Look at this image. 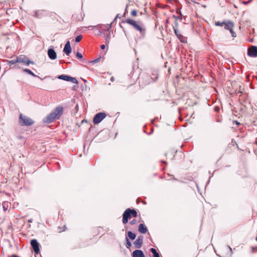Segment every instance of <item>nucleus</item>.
<instances>
[{
    "mask_svg": "<svg viewBox=\"0 0 257 257\" xmlns=\"http://www.w3.org/2000/svg\"><path fill=\"white\" fill-rule=\"evenodd\" d=\"M247 54L250 56L256 57L257 56V47L252 46L248 48Z\"/></svg>",
    "mask_w": 257,
    "mask_h": 257,
    "instance_id": "f8f14e48",
    "label": "nucleus"
},
{
    "mask_svg": "<svg viewBox=\"0 0 257 257\" xmlns=\"http://www.w3.org/2000/svg\"><path fill=\"white\" fill-rule=\"evenodd\" d=\"M143 242V236H140L138 237V238L134 241V244L136 248H140L142 246Z\"/></svg>",
    "mask_w": 257,
    "mask_h": 257,
    "instance_id": "ddd939ff",
    "label": "nucleus"
},
{
    "mask_svg": "<svg viewBox=\"0 0 257 257\" xmlns=\"http://www.w3.org/2000/svg\"><path fill=\"white\" fill-rule=\"evenodd\" d=\"M229 248L230 250L231 251V248L230 247H229Z\"/></svg>",
    "mask_w": 257,
    "mask_h": 257,
    "instance_id": "c9c22d12",
    "label": "nucleus"
},
{
    "mask_svg": "<svg viewBox=\"0 0 257 257\" xmlns=\"http://www.w3.org/2000/svg\"><path fill=\"white\" fill-rule=\"evenodd\" d=\"M122 22L124 23H127V24L132 26L135 30L140 32V35L142 37L144 38L145 36L146 33V28L142 22L136 21L130 18H127Z\"/></svg>",
    "mask_w": 257,
    "mask_h": 257,
    "instance_id": "f257e3e1",
    "label": "nucleus"
},
{
    "mask_svg": "<svg viewBox=\"0 0 257 257\" xmlns=\"http://www.w3.org/2000/svg\"><path fill=\"white\" fill-rule=\"evenodd\" d=\"M126 243L125 244V246L127 248H129L131 245H132V243L131 242L129 241L128 239L126 237Z\"/></svg>",
    "mask_w": 257,
    "mask_h": 257,
    "instance_id": "393cba45",
    "label": "nucleus"
},
{
    "mask_svg": "<svg viewBox=\"0 0 257 257\" xmlns=\"http://www.w3.org/2000/svg\"><path fill=\"white\" fill-rule=\"evenodd\" d=\"M13 256H14V257H17V256H16V255H13Z\"/></svg>",
    "mask_w": 257,
    "mask_h": 257,
    "instance_id": "e433bc0d",
    "label": "nucleus"
},
{
    "mask_svg": "<svg viewBox=\"0 0 257 257\" xmlns=\"http://www.w3.org/2000/svg\"><path fill=\"white\" fill-rule=\"evenodd\" d=\"M138 213L135 209H132L131 208L126 209L123 213L122 223L123 224L127 223L128 219H130L131 217H136Z\"/></svg>",
    "mask_w": 257,
    "mask_h": 257,
    "instance_id": "20e7f679",
    "label": "nucleus"
},
{
    "mask_svg": "<svg viewBox=\"0 0 257 257\" xmlns=\"http://www.w3.org/2000/svg\"><path fill=\"white\" fill-rule=\"evenodd\" d=\"M138 11L136 10H133L131 12V15L133 17H136L137 16Z\"/></svg>",
    "mask_w": 257,
    "mask_h": 257,
    "instance_id": "cd10ccee",
    "label": "nucleus"
},
{
    "mask_svg": "<svg viewBox=\"0 0 257 257\" xmlns=\"http://www.w3.org/2000/svg\"><path fill=\"white\" fill-rule=\"evenodd\" d=\"M63 51L67 55H69L71 53L72 49L69 41H68L66 43L63 49Z\"/></svg>",
    "mask_w": 257,
    "mask_h": 257,
    "instance_id": "4468645a",
    "label": "nucleus"
},
{
    "mask_svg": "<svg viewBox=\"0 0 257 257\" xmlns=\"http://www.w3.org/2000/svg\"><path fill=\"white\" fill-rule=\"evenodd\" d=\"M158 73L156 71H153L151 75H146L143 78V83L144 85H148L154 82L158 78Z\"/></svg>",
    "mask_w": 257,
    "mask_h": 257,
    "instance_id": "7ed1b4c3",
    "label": "nucleus"
},
{
    "mask_svg": "<svg viewBox=\"0 0 257 257\" xmlns=\"http://www.w3.org/2000/svg\"><path fill=\"white\" fill-rule=\"evenodd\" d=\"M133 257H145L144 252L139 249L134 250L132 253Z\"/></svg>",
    "mask_w": 257,
    "mask_h": 257,
    "instance_id": "2eb2a0df",
    "label": "nucleus"
},
{
    "mask_svg": "<svg viewBox=\"0 0 257 257\" xmlns=\"http://www.w3.org/2000/svg\"><path fill=\"white\" fill-rule=\"evenodd\" d=\"M23 71L25 72H26L27 73H28L29 74L34 76V77H37V76L36 75H35L31 70H30V69H23Z\"/></svg>",
    "mask_w": 257,
    "mask_h": 257,
    "instance_id": "5701e85b",
    "label": "nucleus"
},
{
    "mask_svg": "<svg viewBox=\"0 0 257 257\" xmlns=\"http://www.w3.org/2000/svg\"><path fill=\"white\" fill-rule=\"evenodd\" d=\"M150 250L153 254V257H160V255L159 253L157 251L156 249L154 248H151Z\"/></svg>",
    "mask_w": 257,
    "mask_h": 257,
    "instance_id": "412c9836",
    "label": "nucleus"
},
{
    "mask_svg": "<svg viewBox=\"0 0 257 257\" xmlns=\"http://www.w3.org/2000/svg\"><path fill=\"white\" fill-rule=\"evenodd\" d=\"M99 60V59H96V60H94V61L95 62H98Z\"/></svg>",
    "mask_w": 257,
    "mask_h": 257,
    "instance_id": "72a5a7b5",
    "label": "nucleus"
},
{
    "mask_svg": "<svg viewBox=\"0 0 257 257\" xmlns=\"http://www.w3.org/2000/svg\"><path fill=\"white\" fill-rule=\"evenodd\" d=\"M48 55L52 60H54L57 58L56 53L53 49H49L48 50Z\"/></svg>",
    "mask_w": 257,
    "mask_h": 257,
    "instance_id": "dca6fc26",
    "label": "nucleus"
},
{
    "mask_svg": "<svg viewBox=\"0 0 257 257\" xmlns=\"http://www.w3.org/2000/svg\"><path fill=\"white\" fill-rule=\"evenodd\" d=\"M224 25L225 26L224 29L229 30L231 34V36L233 37H235L236 34L233 30L234 26V23L230 21H227L225 22Z\"/></svg>",
    "mask_w": 257,
    "mask_h": 257,
    "instance_id": "0eeeda50",
    "label": "nucleus"
},
{
    "mask_svg": "<svg viewBox=\"0 0 257 257\" xmlns=\"http://www.w3.org/2000/svg\"><path fill=\"white\" fill-rule=\"evenodd\" d=\"M127 235H128V237L132 240H134L135 239L136 237V235L134 233H133L131 231H128L127 232Z\"/></svg>",
    "mask_w": 257,
    "mask_h": 257,
    "instance_id": "4be33fe9",
    "label": "nucleus"
},
{
    "mask_svg": "<svg viewBox=\"0 0 257 257\" xmlns=\"http://www.w3.org/2000/svg\"><path fill=\"white\" fill-rule=\"evenodd\" d=\"M115 79H114V77H111V78H110V80L112 81V82H113L114 81Z\"/></svg>",
    "mask_w": 257,
    "mask_h": 257,
    "instance_id": "2f4dec72",
    "label": "nucleus"
},
{
    "mask_svg": "<svg viewBox=\"0 0 257 257\" xmlns=\"http://www.w3.org/2000/svg\"><path fill=\"white\" fill-rule=\"evenodd\" d=\"M162 162L165 164H167L166 162L165 161H162Z\"/></svg>",
    "mask_w": 257,
    "mask_h": 257,
    "instance_id": "f704fd0d",
    "label": "nucleus"
},
{
    "mask_svg": "<svg viewBox=\"0 0 257 257\" xmlns=\"http://www.w3.org/2000/svg\"><path fill=\"white\" fill-rule=\"evenodd\" d=\"M106 116L104 112H99L97 113L94 117L93 122L94 124H98Z\"/></svg>",
    "mask_w": 257,
    "mask_h": 257,
    "instance_id": "6e6552de",
    "label": "nucleus"
},
{
    "mask_svg": "<svg viewBox=\"0 0 257 257\" xmlns=\"http://www.w3.org/2000/svg\"><path fill=\"white\" fill-rule=\"evenodd\" d=\"M31 245L34 252L38 254L40 252L39 243L35 239H33L31 241Z\"/></svg>",
    "mask_w": 257,
    "mask_h": 257,
    "instance_id": "9b49d317",
    "label": "nucleus"
},
{
    "mask_svg": "<svg viewBox=\"0 0 257 257\" xmlns=\"http://www.w3.org/2000/svg\"><path fill=\"white\" fill-rule=\"evenodd\" d=\"M10 207V203L8 202H4L3 203V208L5 211L8 210Z\"/></svg>",
    "mask_w": 257,
    "mask_h": 257,
    "instance_id": "aec40b11",
    "label": "nucleus"
},
{
    "mask_svg": "<svg viewBox=\"0 0 257 257\" xmlns=\"http://www.w3.org/2000/svg\"><path fill=\"white\" fill-rule=\"evenodd\" d=\"M138 230L140 232L143 234H145L148 231L147 227L142 223L139 225Z\"/></svg>",
    "mask_w": 257,
    "mask_h": 257,
    "instance_id": "a211bd4d",
    "label": "nucleus"
},
{
    "mask_svg": "<svg viewBox=\"0 0 257 257\" xmlns=\"http://www.w3.org/2000/svg\"><path fill=\"white\" fill-rule=\"evenodd\" d=\"M18 63V61H17V57L16 59H14L12 60H10L8 61V64L11 66L12 65H15L14 68H19L20 67L19 66V64H17Z\"/></svg>",
    "mask_w": 257,
    "mask_h": 257,
    "instance_id": "6ab92c4d",
    "label": "nucleus"
},
{
    "mask_svg": "<svg viewBox=\"0 0 257 257\" xmlns=\"http://www.w3.org/2000/svg\"><path fill=\"white\" fill-rule=\"evenodd\" d=\"M176 152L177 151L173 149H169L166 151L165 154V156L167 159L172 160L174 157L175 154Z\"/></svg>",
    "mask_w": 257,
    "mask_h": 257,
    "instance_id": "9d476101",
    "label": "nucleus"
},
{
    "mask_svg": "<svg viewBox=\"0 0 257 257\" xmlns=\"http://www.w3.org/2000/svg\"><path fill=\"white\" fill-rule=\"evenodd\" d=\"M19 123L21 126H30L34 123V121L29 116L22 113L19 114Z\"/></svg>",
    "mask_w": 257,
    "mask_h": 257,
    "instance_id": "39448f33",
    "label": "nucleus"
},
{
    "mask_svg": "<svg viewBox=\"0 0 257 257\" xmlns=\"http://www.w3.org/2000/svg\"><path fill=\"white\" fill-rule=\"evenodd\" d=\"M82 36L81 35H79L75 38V42L77 43L79 42L82 40Z\"/></svg>",
    "mask_w": 257,
    "mask_h": 257,
    "instance_id": "bb28decb",
    "label": "nucleus"
},
{
    "mask_svg": "<svg viewBox=\"0 0 257 257\" xmlns=\"http://www.w3.org/2000/svg\"><path fill=\"white\" fill-rule=\"evenodd\" d=\"M58 79L65 80L67 81H71L73 83L78 84V82L75 78L70 77L68 75H61L58 77Z\"/></svg>",
    "mask_w": 257,
    "mask_h": 257,
    "instance_id": "1a4fd4ad",
    "label": "nucleus"
},
{
    "mask_svg": "<svg viewBox=\"0 0 257 257\" xmlns=\"http://www.w3.org/2000/svg\"><path fill=\"white\" fill-rule=\"evenodd\" d=\"M17 61L18 63H23L26 66H29L30 64L34 65V62L30 60L28 57L25 55H20L17 57Z\"/></svg>",
    "mask_w": 257,
    "mask_h": 257,
    "instance_id": "423d86ee",
    "label": "nucleus"
},
{
    "mask_svg": "<svg viewBox=\"0 0 257 257\" xmlns=\"http://www.w3.org/2000/svg\"><path fill=\"white\" fill-rule=\"evenodd\" d=\"M108 33L105 35L104 38L105 40V44L107 46L110 41V32L109 30L111 28V25H109L107 27Z\"/></svg>",
    "mask_w": 257,
    "mask_h": 257,
    "instance_id": "f3484780",
    "label": "nucleus"
},
{
    "mask_svg": "<svg viewBox=\"0 0 257 257\" xmlns=\"http://www.w3.org/2000/svg\"><path fill=\"white\" fill-rule=\"evenodd\" d=\"M174 31H175V33L176 35L178 36V37L179 38V36H178V34H177V31L176 29H175V30H174Z\"/></svg>",
    "mask_w": 257,
    "mask_h": 257,
    "instance_id": "473e14b6",
    "label": "nucleus"
},
{
    "mask_svg": "<svg viewBox=\"0 0 257 257\" xmlns=\"http://www.w3.org/2000/svg\"><path fill=\"white\" fill-rule=\"evenodd\" d=\"M225 22V21H224L223 22H220L218 21V22H215V25L216 26H222L224 24Z\"/></svg>",
    "mask_w": 257,
    "mask_h": 257,
    "instance_id": "a878e982",
    "label": "nucleus"
},
{
    "mask_svg": "<svg viewBox=\"0 0 257 257\" xmlns=\"http://www.w3.org/2000/svg\"><path fill=\"white\" fill-rule=\"evenodd\" d=\"M66 226L65 225H64L62 227H58L57 230L59 232H63L65 231L66 229Z\"/></svg>",
    "mask_w": 257,
    "mask_h": 257,
    "instance_id": "b1692460",
    "label": "nucleus"
},
{
    "mask_svg": "<svg viewBox=\"0 0 257 257\" xmlns=\"http://www.w3.org/2000/svg\"><path fill=\"white\" fill-rule=\"evenodd\" d=\"M256 240L257 241V235H256Z\"/></svg>",
    "mask_w": 257,
    "mask_h": 257,
    "instance_id": "4c0bfd02",
    "label": "nucleus"
},
{
    "mask_svg": "<svg viewBox=\"0 0 257 257\" xmlns=\"http://www.w3.org/2000/svg\"><path fill=\"white\" fill-rule=\"evenodd\" d=\"M137 220L136 219H134L132 221H130V223L132 225H134L135 224H136L137 223Z\"/></svg>",
    "mask_w": 257,
    "mask_h": 257,
    "instance_id": "c756f323",
    "label": "nucleus"
},
{
    "mask_svg": "<svg viewBox=\"0 0 257 257\" xmlns=\"http://www.w3.org/2000/svg\"><path fill=\"white\" fill-rule=\"evenodd\" d=\"M76 56L79 59H82L83 58V56H82V54H81L80 53H79L78 52H77V53H76Z\"/></svg>",
    "mask_w": 257,
    "mask_h": 257,
    "instance_id": "c85d7f7f",
    "label": "nucleus"
},
{
    "mask_svg": "<svg viewBox=\"0 0 257 257\" xmlns=\"http://www.w3.org/2000/svg\"><path fill=\"white\" fill-rule=\"evenodd\" d=\"M63 113V108L62 106L57 107L55 110L51 113L47 115L44 118V122L46 123H50L55 119H59Z\"/></svg>",
    "mask_w": 257,
    "mask_h": 257,
    "instance_id": "f03ea898",
    "label": "nucleus"
},
{
    "mask_svg": "<svg viewBox=\"0 0 257 257\" xmlns=\"http://www.w3.org/2000/svg\"><path fill=\"white\" fill-rule=\"evenodd\" d=\"M100 48L101 49H104L105 48V45H101V46H100Z\"/></svg>",
    "mask_w": 257,
    "mask_h": 257,
    "instance_id": "7c9ffc66",
    "label": "nucleus"
}]
</instances>
